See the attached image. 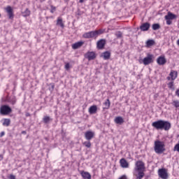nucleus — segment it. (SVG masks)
Returning <instances> with one entry per match:
<instances>
[{
	"instance_id": "1",
	"label": "nucleus",
	"mask_w": 179,
	"mask_h": 179,
	"mask_svg": "<svg viewBox=\"0 0 179 179\" xmlns=\"http://www.w3.org/2000/svg\"><path fill=\"white\" fill-rule=\"evenodd\" d=\"M106 29H98L95 31H90L89 32H85L83 34V38H97L98 36L103 34Z\"/></svg>"
},
{
	"instance_id": "2",
	"label": "nucleus",
	"mask_w": 179,
	"mask_h": 179,
	"mask_svg": "<svg viewBox=\"0 0 179 179\" xmlns=\"http://www.w3.org/2000/svg\"><path fill=\"white\" fill-rule=\"evenodd\" d=\"M166 145L164 143L160 141H155L154 150L157 155H162V153L166 151Z\"/></svg>"
},
{
	"instance_id": "3",
	"label": "nucleus",
	"mask_w": 179,
	"mask_h": 179,
	"mask_svg": "<svg viewBox=\"0 0 179 179\" xmlns=\"http://www.w3.org/2000/svg\"><path fill=\"white\" fill-rule=\"evenodd\" d=\"M12 113V108L8 105H2L0 107V114L1 115H8Z\"/></svg>"
},
{
	"instance_id": "4",
	"label": "nucleus",
	"mask_w": 179,
	"mask_h": 179,
	"mask_svg": "<svg viewBox=\"0 0 179 179\" xmlns=\"http://www.w3.org/2000/svg\"><path fill=\"white\" fill-rule=\"evenodd\" d=\"M158 176L159 178H162V179L169 178V173H167V170L164 168L159 169L158 170Z\"/></svg>"
},
{
	"instance_id": "5",
	"label": "nucleus",
	"mask_w": 179,
	"mask_h": 179,
	"mask_svg": "<svg viewBox=\"0 0 179 179\" xmlns=\"http://www.w3.org/2000/svg\"><path fill=\"white\" fill-rule=\"evenodd\" d=\"M171 128V123L167 120H162V126L161 131H170Z\"/></svg>"
},
{
	"instance_id": "6",
	"label": "nucleus",
	"mask_w": 179,
	"mask_h": 179,
	"mask_svg": "<svg viewBox=\"0 0 179 179\" xmlns=\"http://www.w3.org/2000/svg\"><path fill=\"white\" fill-rule=\"evenodd\" d=\"M5 10L8 16V19L13 20L15 17V14H13V8L10 6H8L5 8Z\"/></svg>"
},
{
	"instance_id": "7",
	"label": "nucleus",
	"mask_w": 179,
	"mask_h": 179,
	"mask_svg": "<svg viewBox=\"0 0 179 179\" xmlns=\"http://www.w3.org/2000/svg\"><path fill=\"white\" fill-rule=\"evenodd\" d=\"M153 62V55L148 54L147 57L143 59L144 65H149Z\"/></svg>"
},
{
	"instance_id": "8",
	"label": "nucleus",
	"mask_w": 179,
	"mask_h": 179,
	"mask_svg": "<svg viewBox=\"0 0 179 179\" xmlns=\"http://www.w3.org/2000/svg\"><path fill=\"white\" fill-rule=\"evenodd\" d=\"M163 120H159L152 123V127L155 128V129L162 131Z\"/></svg>"
},
{
	"instance_id": "9",
	"label": "nucleus",
	"mask_w": 179,
	"mask_h": 179,
	"mask_svg": "<svg viewBox=\"0 0 179 179\" xmlns=\"http://www.w3.org/2000/svg\"><path fill=\"white\" fill-rule=\"evenodd\" d=\"M145 169V164L142 161H137L136 162V171H142Z\"/></svg>"
},
{
	"instance_id": "10",
	"label": "nucleus",
	"mask_w": 179,
	"mask_h": 179,
	"mask_svg": "<svg viewBox=\"0 0 179 179\" xmlns=\"http://www.w3.org/2000/svg\"><path fill=\"white\" fill-rule=\"evenodd\" d=\"M85 138L87 141H92L94 138V132L92 131H87L85 133Z\"/></svg>"
},
{
	"instance_id": "11",
	"label": "nucleus",
	"mask_w": 179,
	"mask_h": 179,
	"mask_svg": "<svg viewBox=\"0 0 179 179\" xmlns=\"http://www.w3.org/2000/svg\"><path fill=\"white\" fill-rule=\"evenodd\" d=\"M104 45H106V39H100L96 43L98 50H103V48H104Z\"/></svg>"
},
{
	"instance_id": "12",
	"label": "nucleus",
	"mask_w": 179,
	"mask_h": 179,
	"mask_svg": "<svg viewBox=\"0 0 179 179\" xmlns=\"http://www.w3.org/2000/svg\"><path fill=\"white\" fill-rule=\"evenodd\" d=\"M166 79L168 80H176L177 79V71H171Z\"/></svg>"
},
{
	"instance_id": "13",
	"label": "nucleus",
	"mask_w": 179,
	"mask_h": 179,
	"mask_svg": "<svg viewBox=\"0 0 179 179\" xmlns=\"http://www.w3.org/2000/svg\"><path fill=\"white\" fill-rule=\"evenodd\" d=\"M141 31H148L150 29V24L149 22H145L140 26Z\"/></svg>"
},
{
	"instance_id": "14",
	"label": "nucleus",
	"mask_w": 179,
	"mask_h": 179,
	"mask_svg": "<svg viewBox=\"0 0 179 179\" xmlns=\"http://www.w3.org/2000/svg\"><path fill=\"white\" fill-rule=\"evenodd\" d=\"M174 19H177V15L171 12H168L167 15H165V20H174Z\"/></svg>"
},
{
	"instance_id": "15",
	"label": "nucleus",
	"mask_w": 179,
	"mask_h": 179,
	"mask_svg": "<svg viewBox=\"0 0 179 179\" xmlns=\"http://www.w3.org/2000/svg\"><path fill=\"white\" fill-rule=\"evenodd\" d=\"M80 174L81 175V177H83V179H92V175H90L89 172L81 171L80 172Z\"/></svg>"
},
{
	"instance_id": "16",
	"label": "nucleus",
	"mask_w": 179,
	"mask_h": 179,
	"mask_svg": "<svg viewBox=\"0 0 179 179\" xmlns=\"http://www.w3.org/2000/svg\"><path fill=\"white\" fill-rule=\"evenodd\" d=\"M157 62L158 65H164L166 62H167V60L166 59V57L160 56L157 59Z\"/></svg>"
},
{
	"instance_id": "17",
	"label": "nucleus",
	"mask_w": 179,
	"mask_h": 179,
	"mask_svg": "<svg viewBox=\"0 0 179 179\" xmlns=\"http://www.w3.org/2000/svg\"><path fill=\"white\" fill-rule=\"evenodd\" d=\"M120 163L121 167H122L123 169H128L129 167V164L127 162L126 159H124V158L121 159L120 161Z\"/></svg>"
},
{
	"instance_id": "18",
	"label": "nucleus",
	"mask_w": 179,
	"mask_h": 179,
	"mask_svg": "<svg viewBox=\"0 0 179 179\" xmlns=\"http://www.w3.org/2000/svg\"><path fill=\"white\" fill-rule=\"evenodd\" d=\"M86 58H87L89 61H92L96 58V53L94 52H89L86 54Z\"/></svg>"
},
{
	"instance_id": "19",
	"label": "nucleus",
	"mask_w": 179,
	"mask_h": 179,
	"mask_svg": "<svg viewBox=\"0 0 179 179\" xmlns=\"http://www.w3.org/2000/svg\"><path fill=\"white\" fill-rule=\"evenodd\" d=\"M88 111L90 114H96V113H97V106H91L88 109Z\"/></svg>"
},
{
	"instance_id": "20",
	"label": "nucleus",
	"mask_w": 179,
	"mask_h": 179,
	"mask_svg": "<svg viewBox=\"0 0 179 179\" xmlns=\"http://www.w3.org/2000/svg\"><path fill=\"white\" fill-rule=\"evenodd\" d=\"M82 45H83V42H76L72 45V48L73 50H78V48H80V47H82Z\"/></svg>"
},
{
	"instance_id": "21",
	"label": "nucleus",
	"mask_w": 179,
	"mask_h": 179,
	"mask_svg": "<svg viewBox=\"0 0 179 179\" xmlns=\"http://www.w3.org/2000/svg\"><path fill=\"white\" fill-rule=\"evenodd\" d=\"M101 57H102L103 59H110V57H111V53L108 51H106L101 54Z\"/></svg>"
},
{
	"instance_id": "22",
	"label": "nucleus",
	"mask_w": 179,
	"mask_h": 179,
	"mask_svg": "<svg viewBox=\"0 0 179 179\" xmlns=\"http://www.w3.org/2000/svg\"><path fill=\"white\" fill-rule=\"evenodd\" d=\"M115 124H118L119 125H122V124H124V119L121 116L116 117L115 118Z\"/></svg>"
},
{
	"instance_id": "23",
	"label": "nucleus",
	"mask_w": 179,
	"mask_h": 179,
	"mask_svg": "<svg viewBox=\"0 0 179 179\" xmlns=\"http://www.w3.org/2000/svg\"><path fill=\"white\" fill-rule=\"evenodd\" d=\"M43 121L44 124H50V122H51V121H52V119H51V117H50V116H45L43 118Z\"/></svg>"
},
{
	"instance_id": "24",
	"label": "nucleus",
	"mask_w": 179,
	"mask_h": 179,
	"mask_svg": "<svg viewBox=\"0 0 179 179\" xmlns=\"http://www.w3.org/2000/svg\"><path fill=\"white\" fill-rule=\"evenodd\" d=\"M103 105L105 106V107L103 108V110H108L110 106V99H106V101L103 103Z\"/></svg>"
},
{
	"instance_id": "25",
	"label": "nucleus",
	"mask_w": 179,
	"mask_h": 179,
	"mask_svg": "<svg viewBox=\"0 0 179 179\" xmlns=\"http://www.w3.org/2000/svg\"><path fill=\"white\" fill-rule=\"evenodd\" d=\"M155 40L153 39H150L148 41H146V45L147 47H152V45H155Z\"/></svg>"
},
{
	"instance_id": "26",
	"label": "nucleus",
	"mask_w": 179,
	"mask_h": 179,
	"mask_svg": "<svg viewBox=\"0 0 179 179\" xmlns=\"http://www.w3.org/2000/svg\"><path fill=\"white\" fill-rule=\"evenodd\" d=\"M57 26H60V27H62V29H64V22H62V18L59 17V18L57 19Z\"/></svg>"
},
{
	"instance_id": "27",
	"label": "nucleus",
	"mask_w": 179,
	"mask_h": 179,
	"mask_svg": "<svg viewBox=\"0 0 179 179\" xmlns=\"http://www.w3.org/2000/svg\"><path fill=\"white\" fill-rule=\"evenodd\" d=\"M22 14L24 17H27V16H30V11L29 8H26L25 10L22 13Z\"/></svg>"
},
{
	"instance_id": "28",
	"label": "nucleus",
	"mask_w": 179,
	"mask_h": 179,
	"mask_svg": "<svg viewBox=\"0 0 179 179\" xmlns=\"http://www.w3.org/2000/svg\"><path fill=\"white\" fill-rule=\"evenodd\" d=\"M3 125V127H9L10 125V119H4Z\"/></svg>"
},
{
	"instance_id": "29",
	"label": "nucleus",
	"mask_w": 179,
	"mask_h": 179,
	"mask_svg": "<svg viewBox=\"0 0 179 179\" xmlns=\"http://www.w3.org/2000/svg\"><path fill=\"white\" fill-rule=\"evenodd\" d=\"M145 176V173L142 171H138V175L136 179H142Z\"/></svg>"
},
{
	"instance_id": "30",
	"label": "nucleus",
	"mask_w": 179,
	"mask_h": 179,
	"mask_svg": "<svg viewBox=\"0 0 179 179\" xmlns=\"http://www.w3.org/2000/svg\"><path fill=\"white\" fill-rule=\"evenodd\" d=\"M152 30H159L160 29V24H153L152 25Z\"/></svg>"
},
{
	"instance_id": "31",
	"label": "nucleus",
	"mask_w": 179,
	"mask_h": 179,
	"mask_svg": "<svg viewBox=\"0 0 179 179\" xmlns=\"http://www.w3.org/2000/svg\"><path fill=\"white\" fill-rule=\"evenodd\" d=\"M115 36L117 37V38H122V32L117 31L115 33Z\"/></svg>"
},
{
	"instance_id": "32",
	"label": "nucleus",
	"mask_w": 179,
	"mask_h": 179,
	"mask_svg": "<svg viewBox=\"0 0 179 179\" xmlns=\"http://www.w3.org/2000/svg\"><path fill=\"white\" fill-rule=\"evenodd\" d=\"M168 87L171 89V90H175L176 88H174V82H170L168 83Z\"/></svg>"
},
{
	"instance_id": "33",
	"label": "nucleus",
	"mask_w": 179,
	"mask_h": 179,
	"mask_svg": "<svg viewBox=\"0 0 179 179\" xmlns=\"http://www.w3.org/2000/svg\"><path fill=\"white\" fill-rule=\"evenodd\" d=\"M83 144L84 146H85V148H91L92 147V143H90V141H85Z\"/></svg>"
},
{
	"instance_id": "34",
	"label": "nucleus",
	"mask_w": 179,
	"mask_h": 179,
	"mask_svg": "<svg viewBox=\"0 0 179 179\" xmlns=\"http://www.w3.org/2000/svg\"><path fill=\"white\" fill-rule=\"evenodd\" d=\"M172 105L176 107V108H178L179 107V101H173L172 102Z\"/></svg>"
},
{
	"instance_id": "35",
	"label": "nucleus",
	"mask_w": 179,
	"mask_h": 179,
	"mask_svg": "<svg viewBox=\"0 0 179 179\" xmlns=\"http://www.w3.org/2000/svg\"><path fill=\"white\" fill-rule=\"evenodd\" d=\"M8 103H10V104L15 106V104H16V99L13 98L11 99H8Z\"/></svg>"
},
{
	"instance_id": "36",
	"label": "nucleus",
	"mask_w": 179,
	"mask_h": 179,
	"mask_svg": "<svg viewBox=\"0 0 179 179\" xmlns=\"http://www.w3.org/2000/svg\"><path fill=\"white\" fill-rule=\"evenodd\" d=\"M173 152H178L179 153V142L174 146Z\"/></svg>"
},
{
	"instance_id": "37",
	"label": "nucleus",
	"mask_w": 179,
	"mask_h": 179,
	"mask_svg": "<svg viewBox=\"0 0 179 179\" xmlns=\"http://www.w3.org/2000/svg\"><path fill=\"white\" fill-rule=\"evenodd\" d=\"M55 6H51V10H50V12H51V13H54V12H55Z\"/></svg>"
},
{
	"instance_id": "38",
	"label": "nucleus",
	"mask_w": 179,
	"mask_h": 179,
	"mask_svg": "<svg viewBox=\"0 0 179 179\" xmlns=\"http://www.w3.org/2000/svg\"><path fill=\"white\" fill-rule=\"evenodd\" d=\"M69 68H70V64H69V63L66 64V65H65V69H66V71H68V70L69 69Z\"/></svg>"
},
{
	"instance_id": "39",
	"label": "nucleus",
	"mask_w": 179,
	"mask_h": 179,
	"mask_svg": "<svg viewBox=\"0 0 179 179\" xmlns=\"http://www.w3.org/2000/svg\"><path fill=\"white\" fill-rule=\"evenodd\" d=\"M171 23H173V22H171V20H166V24L170 26V24H171Z\"/></svg>"
},
{
	"instance_id": "40",
	"label": "nucleus",
	"mask_w": 179,
	"mask_h": 179,
	"mask_svg": "<svg viewBox=\"0 0 179 179\" xmlns=\"http://www.w3.org/2000/svg\"><path fill=\"white\" fill-rule=\"evenodd\" d=\"M9 179H16V176L14 175H10Z\"/></svg>"
},
{
	"instance_id": "41",
	"label": "nucleus",
	"mask_w": 179,
	"mask_h": 179,
	"mask_svg": "<svg viewBox=\"0 0 179 179\" xmlns=\"http://www.w3.org/2000/svg\"><path fill=\"white\" fill-rule=\"evenodd\" d=\"M5 136V131H1L0 134V138H2V136Z\"/></svg>"
},
{
	"instance_id": "42",
	"label": "nucleus",
	"mask_w": 179,
	"mask_h": 179,
	"mask_svg": "<svg viewBox=\"0 0 179 179\" xmlns=\"http://www.w3.org/2000/svg\"><path fill=\"white\" fill-rule=\"evenodd\" d=\"M3 160V155H0V162Z\"/></svg>"
},
{
	"instance_id": "43",
	"label": "nucleus",
	"mask_w": 179,
	"mask_h": 179,
	"mask_svg": "<svg viewBox=\"0 0 179 179\" xmlns=\"http://www.w3.org/2000/svg\"><path fill=\"white\" fill-rule=\"evenodd\" d=\"M51 86V90H54L55 85L54 84H50Z\"/></svg>"
},
{
	"instance_id": "44",
	"label": "nucleus",
	"mask_w": 179,
	"mask_h": 179,
	"mask_svg": "<svg viewBox=\"0 0 179 179\" xmlns=\"http://www.w3.org/2000/svg\"><path fill=\"white\" fill-rule=\"evenodd\" d=\"M26 117H30V113H26Z\"/></svg>"
},
{
	"instance_id": "45",
	"label": "nucleus",
	"mask_w": 179,
	"mask_h": 179,
	"mask_svg": "<svg viewBox=\"0 0 179 179\" xmlns=\"http://www.w3.org/2000/svg\"><path fill=\"white\" fill-rule=\"evenodd\" d=\"M22 134H24V135H26V131H22Z\"/></svg>"
},
{
	"instance_id": "46",
	"label": "nucleus",
	"mask_w": 179,
	"mask_h": 179,
	"mask_svg": "<svg viewBox=\"0 0 179 179\" xmlns=\"http://www.w3.org/2000/svg\"><path fill=\"white\" fill-rule=\"evenodd\" d=\"M79 2H80V3H83L84 0H80Z\"/></svg>"
}]
</instances>
